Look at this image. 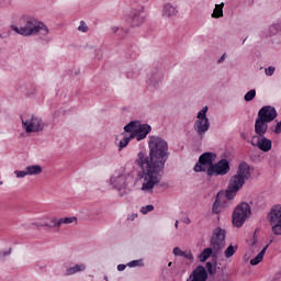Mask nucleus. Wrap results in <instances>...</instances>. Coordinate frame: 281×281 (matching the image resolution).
I'll list each match as a JSON object with an SVG mask.
<instances>
[{
	"mask_svg": "<svg viewBox=\"0 0 281 281\" xmlns=\"http://www.w3.org/2000/svg\"><path fill=\"white\" fill-rule=\"evenodd\" d=\"M149 154L139 151L135 160L140 168V179H144L142 190L153 191L160 181L161 173L166 168V161L170 157L168 142L159 136L151 135L148 140Z\"/></svg>",
	"mask_w": 281,
	"mask_h": 281,
	"instance_id": "obj_1",
	"label": "nucleus"
},
{
	"mask_svg": "<svg viewBox=\"0 0 281 281\" xmlns=\"http://www.w3.org/2000/svg\"><path fill=\"white\" fill-rule=\"evenodd\" d=\"M216 161V154L212 151H205L200 155L198 162L194 165V172H206V176L212 177H225L232 170L229 160L222 158L218 162Z\"/></svg>",
	"mask_w": 281,
	"mask_h": 281,
	"instance_id": "obj_2",
	"label": "nucleus"
},
{
	"mask_svg": "<svg viewBox=\"0 0 281 281\" xmlns=\"http://www.w3.org/2000/svg\"><path fill=\"white\" fill-rule=\"evenodd\" d=\"M251 177V168L247 162H241L238 165L237 173L232 176L227 189L225 191V196L228 201L235 199L239 190L245 186V182L248 181Z\"/></svg>",
	"mask_w": 281,
	"mask_h": 281,
	"instance_id": "obj_3",
	"label": "nucleus"
},
{
	"mask_svg": "<svg viewBox=\"0 0 281 281\" xmlns=\"http://www.w3.org/2000/svg\"><path fill=\"white\" fill-rule=\"evenodd\" d=\"M225 229L216 227L213 231V235L210 239V247L203 249V251L199 255L200 262H206L210 257H212L213 260L218 258V256L223 254V249H225Z\"/></svg>",
	"mask_w": 281,
	"mask_h": 281,
	"instance_id": "obj_4",
	"label": "nucleus"
},
{
	"mask_svg": "<svg viewBox=\"0 0 281 281\" xmlns=\"http://www.w3.org/2000/svg\"><path fill=\"white\" fill-rule=\"evenodd\" d=\"M20 27L16 25H11L12 32L20 34V36H34L38 34V32L43 36H47V34H49V29L47 25L35 18H22L20 20Z\"/></svg>",
	"mask_w": 281,
	"mask_h": 281,
	"instance_id": "obj_5",
	"label": "nucleus"
},
{
	"mask_svg": "<svg viewBox=\"0 0 281 281\" xmlns=\"http://www.w3.org/2000/svg\"><path fill=\"white\" fill-rule=\"evenodd\" d=\"M249 214H251V205L247 202H240L233 211V226L238 228L243 227V225H245V221L249 218Z\"/></svg>",
	"mask_w": 281,
	"mask_h": 281,
	"instance_id": "obj_6",
	"label": "nucleus"
},
{
	"mask_svg": "<svg viewBox=\"0 0 281 281\" xmlns=\"http://www.w3.org/2000/svg\"><path fill=\"white\" fill-rule=\"evenodd\" d=\"M249 214H251V205L247 202H240L233 211V226L238 228L243 227V225H245V221L249 218Z\"/></svg>",
	"mask_w": 281,
	"mask_h": 281,
	"instance_id": "obj_7",
	"label": "nucleus"
},
{
	"mask_svg": "<svg viewBox=\"0 0 281 281\" xmlns=\"http://www.w3.org/2000/svg\"><path fill=\"white\" fill-rule=\"evenodd\" d=\"M22 128L25 133H41L45 128V123L41 117L34 116V114H24L21 116Z\"/></svg>",
	"mask_w": 281,
	"mask_h": 281,
	"instance_id": "obj_8",
	"label": "nucleus"
},
{
	"mask_svg": "<svg viewBox=\"0 0 281 281\" xmlns=\"http://www.w3.org/2000/svg\"><path fill=\"white\" fill-rule=\"evenodd\" d=\"M270 225L274 236H281V206L277 205L269 213Z\"/></svg>",
	"mask_w": 281,
	"mask_h": 281,
	"instance_id": "obj_9",
	"label": "nucleus"
},
{
	"mask_svg": "<svg viewBox=\"0 0 281 281\" xmlns=\"http://www.w3.org/2000/svg\"><path fill=\"white\" fill-rule=\"evenodd\" d=\"M133 181V176L128 173H121L110 179V183L113 186V188H115V190H119V192H122V190H126V188H128V183Z\"/></svg>",
	"mask_w": 281,
	"mask_h": 281,
	"instance_id": "obj_10",
	"label": "nucleus"
},
{
	"mask_svg": "<svg viewBox=\"0 0 281 281\" xmlns=\"http://www.w3.org/2000/svg\"><path fill=\"white\" fill-rule=\"evenodd\" d=\"M257 117L269 124L278 117V111L271 105H265L259 110Z\"/></svg>",
	"mask_w": 281,
	"mask_h": 281,
	"instance_id": "obj_11",
	"label": "nucleus"
},
{
	"mask_svg": "<svg viewBox=\"0 0 281 281\" xmlns=\"http://www.w3.org/2000/svg\"><path fill=\"white\" fill-rule=\"evenodd\" d=\"M146 15H144V7L132 9L130 14V23L132 27H139L144 23Z\"/></svg>",
	"mask_w": 281,
	"mask_h": 281,
	"instance_id": "obj_12",
	"label": "nucleus"
},
{
	"mask_svg": "<svg viewBox=\"0 0 281 281\" xmlns=\"http://www.w3.org/2000/svg\"><path fill=\"white\" fill-rule=\"evenodd\" d=\"M148 85L157 87L160 82H164V71L159 67H154L147 78Z\"/></svg>",
	"mask_w": 281,
	"mask_h": 281,
	"instance_id": "obj_13",
	"label": "nucleus"
},
{
	"mask_svg": "<svg viewBox=\"0 0 281 281\" xmlns=\"http://www.w3.org/2000/svg\"><path fill=\"white\" fill-rule=\"evenodd\" d=\"M209 274L207 270L203 266H198L191 272L187 281H207Z\"/></svg>",
	"mask_w": 281,
	"mask_h": 281,
	"instance_id": "obj_14",
	"label": "nucleus"
},
{
	"mask_svg": "<svg viewBox=\"0 0 281 281\" xmlns=\"http://www.w3.org/2000/svg\"><path fill=\"white\" fill-rule=\"evenodd\" d=\"M260 138L258 139L257 143L251 142V146H256L259 148V150H262V153H269L271 148L273 147V143L271 139L265 137V136H259Z\"/></svg>",
	"mask_w": 281,
	"mask_h": 281,
	"instance_id": "obj_15",
	"label": "nucleus"
},
{
	"mask_svg": "<svg viewBox=\"0 0 281 281\" xmlns=\"http://www.w3.org/2000/svg\"><path fill=\"white\" fill-rule=\"evenodd\" d=\"M193 128L198 133L200 139H203V137H205V133L210 131V121H195Z\"/></svg>",
	"mask_w": 281,
	"mask_h": 281,
	"instance_id": "obj_16",
	"label": "nucleus"
},
{
	"mask_svg": "<svg viewBox=\"0 0 281 281\" xmlns=\"http://www.w3.org/2000/svg\"><path fill=\"white\" fill-rule=\"evenodd\" d=\"M267 131H269V123L267 121H262V119H256L255 121V133L258 137H265L267 135Z\"/></svg>",
	"mask_w": 281,
	"mask_h": 281,
	"instance_id": "obj_17",
	"label": "nucleus"
},
{
	"mask_svg": "<svg viewBox=\"0 0 281 281\" xmlns=\"http://www.w3.org/2000/svg\"><path fill=\"white\" fill-rule=\"evenodd\" d=\"M150 131H153V127L149 124H140V125H138L137 142H142V139H146V137H148V134H150Z\"/></svg>",
	"mask_w": 281,
	"mask_h": 281,
	"instance_id": "obj_18",
	"label": "nucleus"
},
{
	"mask_svg": "<svg viewBox=\"0 0 281 281\" xmlns=\"http://www.w3.org/2000/svg\"><path fill=\"white\" fill-rule=\"evenodd\" d=\"M78 221V217H61L59 220L53 218L52 220V226L54 227H60V225H71V223H76Z\"/></svg>",
	"mask_w": 281,
	"mask_h": 281,
	"instance_id": "obj_19",
	"label": "nucleus"
},
{
	"mask_svg": "<svg viewBox=\"0 0 281 281\" xmlns=\"http://www.w3.org/2000/svg\"><path fill=\"white\" fill-rule=\"evenodd\" d=\"M267 249H269V245H266L261 251L250 260V265L252 267H256L257 265H260V262H262V260L265 259V254H267Z\"/></svg>",
	"mask_w": 281,
	"mask_h": 281,
	"instance_id": "obj_20",
	"label": "nucleus"
},
{
	"mask_svg": "<svg viewBox=\"0 0 281 281\" xmlns=\"http://www.w3.org/2000/svg\"><path fill=\"white\" fill-rule=\"evenodd\" d=\"M87 270V266L85 263H77L74 267H70L66 270V276H74L76 273H80Z\"/></svg>",
	"mask_w": 281,
	"mask_h": 281,
	"instance_id": "obj_21",
	"label": "nucleus"
},
{
	"mask_svg": "<svg viewBox=\"0 0 281 281\" xmlns=\"http://www.w3.org/2000/svg\"><path fill=\"white\" fill-rule=\"evenodd\" d=\"M216 267H218V258L212 259V261L206 262V273L211 276L216 274Z\"/></svg>",
	"mask_w": 281,
	"mask_h": 281,
	"instance_id": "obj_22",
	"label": "nucleus"
},
{
	"mask_svg": "<svg viewBox=\"0 0 281 281\" xmlns=\"http://www.w3.org/2000/svg\"><path fill=\"white\" fill-rule=\"evenodd\" d=\"M164 16H167L168 19H170V16H176L177 15V8L172 7V4L167 3L164 7V12H162Z\"/></svg>",
	"mask_w": 281,
	"mask_h": 281,
	"instance_id": "obj_23",
	"label": "nucleus"
},
{
	"mask_svg": "<svg viewBox=\"0 0 281 281\" xmlns=\"http://www.w3.org/2000/svg\"><path fill=\"white\" fill-rule=\"evenodd\" d=\"M139 121H132L124 126V133H133L139 128Z\"/></svg>",
	"mask_w": 281,
	"mask_h": 281,
	"instance_id": "obj_24",
	"label": "nucleus"
},
{
	"mask_svg": "<svg viewBox=\"0 0 281 281\" xmlns=\"http://www.w3.org/2000/svg\"><path fill=\"white\" fill-rule=\"evenodd\" d=\"M43 172V167L41 165H32L26 167V173L32 175H41Z\"/></svg>",
	"mask_w": 281,
	"mask_h": 281,
	"instance_id": "obj_25",
	"label": "nucleus"
},
{
	"mask_svg": "<svg viewBox=\"0 0 281 281\" xmlns=\"http://www.w3.org/2000/svg\"><path fill=\"white\" fill-rule=\"evenodd\" d=\"M223 8H225V3L224 2H222L220 4H216L215 9H214V11L212 13V18L213 19H221V18H223Z\"/></svg>",
	"mask_w": 281,
	"mask_h": 281,
	"instance_id": "obj_26",
	"label": "nucleus"
},
{
	"mask_svg": "<svg viewBox=\"0 0 281 281\" xmlns=\"http://www.w3.org/2000/svg\"><path fill=\"white\" fill-rule=\"evenodd\" d=\"M281 32V21L269 26L268 34L269 36H276Z\"/></svg>",
	"mask_w": 281,
	"mask_h": 281,
	"instance_id": "obj_27",
	"label": "nucleus"
},
{
	"mask_svg": "<svg viewBox=\"0 0 281 281\" xmlns=\"http://www.w3.org/2000/svg\"><path fill=\"white\" fill-rule=\"evenodd\" d=\"M236 251H238V246L229 245L225 249L224 256H225V258H232V256H234V254H236Z\"/></svg>",
	"mask_w": 281,
	"mask_h": 281,
	"instance_id": "obj_28",
	"label": "nucleus"
},
{
	"mask_svg": "<svg viewBox=\"0 0 281 281\" xmlns=\"http://www.w3.org/2000/svg\"><path fill=\"white\" fill-rule=\"evenodd\" d=\"M198 121H210L207 117V106H204L202 110L199 111L196 115Z\"/></svg>",
	"mask_w": 281,
	"mask_h": 281,
	"instance_id": "obj_29",
	"label": "nucleus"
},
{
	"mask_svg": "<svg viewBox=\"0 0 281 281\" xmlns=\"http://www.w3.org/2000/svg\"><path fill=\"white\" fill-rule=\"evenodd\" d=\"M123 135L124 137L122 140H120V144H119L120 150H122V148H126L131 143V139L128 138V136L125 133H123Z\"/></svg>",
	"mask_w": 281,
	"mask_h": 281,
	"instance_id": "obj_30",
	"label": "nucleus"
},
{
	"mask_svg": "<svg viewBox=\"0 0 281 281\" xmlns=\"http://www.w3.org/2000/svg\"><path fill=\"white\" fill-rule=\"evenodd\" d=\"M254 98H256V89H251L250 91H248V92L244 95L245 102H251V100H254Z\"/></svg>",
	"mask_w": 281,
	"mask_h": 281,
	"instance_id": "obj_31",
	"label": "nucleus"
},
{
	"mask_svg": "<svg viewBox=\"0 0 281 281\" xmlns=\"http://www.w3.org/2000/svg\"><path fill=\"white\" fill-rule=\"evenodd\" d=\"M127 267H144V259L132 260L127 263Z\"/></svg>",
	"mask_w": 281,
	"mask_h": 281,
	"instance_id": "obj_32",
	"label": "nucleus"
},
{
	"mask_svg": "<svg viewBox=\"0 0 281 281\" xmlns=\"http://www.w3.org/2000/svg\"><path fill=\"white\" fill-rule=\"evenodd\" d=\"M33 227H36L37 229H41V227H54L52 226V220L49 222H44V223H33L32 224Z\"/></svg>",
	"mask_w": 281,
	"mask_h": 281,
	"instance_id": "obj_33",
	"label": "nucleus"
},
{
	"mask_svg": "<svg viewBox=\"0 0 281 281\" xmlns=\"http://www.w3.org/2000/svg\"><path fill=\"white\" fill-rule=\"evenodd\" d=\"M12 254V248H9V250L0 251V262H5V257L10 256Z\"/></svg>",
	"mask_w": 281,
	"mask_h": 281,
	"instance_id": "obj_34",
	"label": "nucleus"
},
{
	"mask_svg": "<svg viewBox=\"0 0 281 281\" xmlns=\"http://www.w3.org/2000/svg\"><path fill=\"white\" fill-rule=\"evenodd\" d=\"M155 210V206L153 205V204H148V205H146V206H143L142 209H140V212L143 213V214H148V212H153Z\"/></svg>",
	"mask_w": 281,
	"mask_h": 281,
	"instance_id": "obj_35",
	"label": "nucleus"
},
{
	"mask_svg": "<svg viewBox=\"0 0 281 281\" xmlns=\"http://www.w3.org/2000/svg\"><path fill=\"white\" fill-rule=\"evenodd\" d=\"M181 258H186V260L194 262V256L192 255V251H184Z\"/></svg>",
	"mask_w": 281,
	"mask_h": 281,
	"instance_id": "obj_36",
	"label": "nucleus"
},
{
	"mask_svg": "<svg viewBox=\"0 0 281 281\" xmlns=\"http://www.w3.org/2000/svg\"><path fill=\"white\" fill-rule=\"evenodd\" d=\"M14 175L18 179H23L24 177H27V171L23 170H15Z\"/></svg>",
	"mask_w": 281,
	"mask_h": 281,
	"instance_id": "obj_37",
	"label": "nucleus"
},
{
	"mask_svg": "<svg viewBox=\"0 0 281 281\" xmlns=\"http://www.w3.org/2000/svg\"><path fill=\"white\" fill-rule=\"evenodd\" d=\"M266 76H273L276 74V67L269 66L268 68L265 69Z\"/></svg>",
	"mask_w": 281,
	"mask_h": 281,
	"instance_id": "obj_38",
	"label": "nucleus"
},
{
	"mask_svg": "<svg viewBox=\"0 0 281 281\" xmlns=\"http://www.w3.org/2000/svg\"><path fill=\"white\" fill-rule=\"evenodd\" d=\"M78 30L79 32H89V26L86 25L85 21H81Z\"/></svg>",
	"mask_w": 281,
	"mask_h": 281,
	"instance_id": "obj_39",
	"label": "nucleus"
},
{
	"mask_svg": "<svg viewBox=\"0 0 281 281\" xmlns=\"http://www.w3.org/2000/svg\"><path fill=\"white\" fill-rule=\"evenodd\" d=\"M220 213H221V204H213L212 214H220Z\"/></svg>",
	"mask_w": 281,
	"mask_h": 281,
	"instance_id": "obj_40",
	"label": "nucleus"
},
{
	"mask_svg": "<svg viewBox=\"0 0 281 281\" xmlns=\"http://www.w3.org/2000/svg\"><path fill=\"white\" fill-rule=\"evenodd\" d=\"M183 250H181V248H179V247H175L173 248V250H172V254H173V256H180V257H182L183 256Z\"/></svg>",
	"mask_w": 281,
	"mask_h": 281,
	"instance_id": "obj_41",
	"label": "nucleus"
},
{
	"mask_svg": "<svg viewBox=\"0 0 281 281\" xmlns=\"http://www.w3.org/2000/svg\"><path fill=\"white\" fill-rule=\"evenodd\" d=\"M127 133H130V136H127V139H130V142H131V139H135V137H136V139H137V137H138V135H139L137 131L127 132Z\"/></svg>",
	"mask_w": 281,
	"mask_h": 281,
	"instance_id": "obj_42",
	"label": "nucleus"
},
{
	"mask_svg": "<svg viewBox=\"0 0 281 281\" xmlns=\"http://www.w3.org/2000/svg\"><path fill=\"white\" fill-rule=\"evenodd\" d=\"M223 196V192H218L217 194H216V198H215V201H214V203L213 204H216V205H221V198Z\"/></svg>",
	"mask_w": 281,
	"mask_h": 281,
	"instance_id": "obj_43",
	"label": "nucleus"
},
{
	"mask_svg": "<svg viewBox=\"0 0 281 281\" xmlns=\"http://www.w3.org/2000/svg\"><path fill=\"white\" fill-rule=\"evenodd\" d=\"M227 57V54L224 53L221 58L217 60L218 65H221V63H225V58Z\"/></svg>",
	"mask_w": 281,
	"mask_h": 281,
	"instance_id": "obj_44",
	"label": "nucleus"
},
{
	"mask_svg": "<svg viewBox=\"0 0 281 281\" xmlns=\"http://www.w3.org/2000/svg\"><path fill=\"white\" fill-rule=\"evenodd\" d=\"M258 232H260V228H257V229L255 231L252 245H256V243H257V240H258V237L256 236V234H258Z\"/></svg>",
	"mask_w": 281,
	"mask_h": 281,
	"instance_id": "obj_45",
	"label": "nucleus"
},
{
	"mask_svg": "<svg viewBox=\"0 0 281 281\" xmlns=\"http://www.w3.org/2000/svg\"><path fill=\"white\" fill-rule=\"evenodd\" d=\"M124 269H126V265L120 263V265L117 266V271H124Z\"/></svg>",
	"mask_w": 281,
	"mask_h": 281,
	"instance_id": "obj_46",
	"label": "nucleus"
},
{
	"mask_svg": "<svg viewBox=\"0 0 281 281\" xmlns=\"http://www.w3.org/2000/svg\"><path fill=\"white\" fill-rule=\"evenodd\" d=\"M217 281H232V279L227 276H222Z\"/></svg>",
	"mask_w": 281,
	"mask_h": 281,
	"instance_id": "obj_47",
	"label": "nucleus"
},
{
	"mask_svg": "<svg viewBox=\"0 0 281 281\" xmlns=\"http://www.w3.org/2000/svg\"><path fill=\"white\" fill-rule=\"evenodd\" d=\"M0 3L3 5H10V3H12V0H1Z\"/></svg>",
	"mask_w": 281,
	"mask_h": 281,
	"instance_id": "obj_48",
	"label": "nucleus"
},
{
	"mask_svg": "<svg viewBox=\"0 0 281 281\" xmlns=\"http://www.w3.org/2000/svg\"><path fill=\"white\" fill-rule=\"evenodd\" d=\"M183 223H186V225H190L191 223L190 217H184Z\"/></svg>",
	"mask_w": 281,
	"mask_h": 281,
	"instance_id": "obj_49",
	"label": "nucleus"
},
{
	"mask_svg": "<svg viewBox=\"0 0 281 281\" xmlns=\"http://www.w3.org/2000/svg\"><path fill=\"white\" fill-rule=\"evenodd\" d=\"M240 137L241 139H247V135H245V133H241Z\"/></svg>",
	"mask_w": 281,
	"mask_h": 281,
	"instance_id": "obj_50",
	"label": "nucleus"
},
{
	"mask_svg": "<svg viewBox=\"0 0 281 281\" xmlns=\"http://www.w3.org/2000/svg\"><path fill=\"white\" fill-rule=\"evenodd\" d=\"M117 30H119L117 26H113V27H112V31H113L114 33L117 32Z\"/></svg>",
	"mask_w": 281,
	"mask_h": 281,
	"instance_id": "obj_51",
	"label": "nucleus"
},
{
	"mask_svg": "<svg viewBox=\"0 0 281 281\" xmlns=\"http://www.w3.org/2000/svg\"><path fill=\"white\" fill-rule=\"evenodd\" d=\"M175 227H179V221H176Z\"/></svg>",
	"mask_w": 281,
	"mask_h": 281,
	"instance_id": "obj_52",
	"label": "nucleus"
},
{
	"mask_svg": "<svg viewBox=\"0 0 281 281\" xmlns=\"http://www.w3.org/2000/svg\"><path fill=\"white\" fill-rule=\"evenodd\" d=\"M168 267H172V262H169V263H168Z\"/></svg>",
	"mask_w": 281,
	"mask_h": 281,
	"instance_id": "obj_53",
	"label": "nucleus"
},
{
	"mask_svg": "<svg viewBox=\"0 0 281 281\" xmlns=\"http://www.w3.org/2000/svg\"><path fill=\"white\" fill-rule=\"evenodd\" d=\"M245 41H247V38L243 40V45H245Z\"/></svg>",
	"mask_w": 281,
	"mask_h": 281,
	"instance_id": "obj_54",
	"label": "nucleus"
},
{
	"mask_svg": "<svg viewBox=\"0 0 281 281\" xmlns=\"http://www.w3.org/2000/svg\"><path fill=\"white\" fill-rule=\"evenodd\" d=\"M104 280H105V281H109V278H108V277H104Z\"/></svg>",
	"mask_w": 281,
	"mask_h": 281,
	"instance_id": "obj_55",
	"label": "nucleus"
},
{
	"mask_svg": "<svg viewBox=\"0 0 281 281\" xmlns=\"http://www.w3.org/2000/svg\"><path fill=\"white\" fill-rule=\"evenodd\" d=\"M3 184V181H0V186H2Z\"/></svg>",
	"mask_w": 281,
	"mask_h": 281,
	"instance_id": "obj_56",
	"label": "nucleus"
}]
</instances>
